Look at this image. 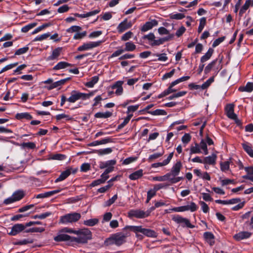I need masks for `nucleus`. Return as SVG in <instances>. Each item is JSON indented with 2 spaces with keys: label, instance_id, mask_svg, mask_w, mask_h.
Returning <instances> with one entry per match:
<instances>
[{
  "label": "nucleus",
  "instance_id": "obj_1",
  "mask_svg": "<svg viewBox=\"0 0 253 253\" xmlns=\"http://www.w3.org/2000/svg\"><path fill=\"white\" fill-rule=\"evenodd\" d=\"M77 237H71L65 234H60L54 237L56 242L69 241L71 243H86L91 239V232L87 228H84L75 232Z\"/></svg>",
  "mask_w": 253,
  "mask_h": 253
},
{
  "label": "nucleus",
  "instance_id": "obj_2",
  "mask_svg": "<svg viewBox=\"0 0 253 253\" xmlns=\"http://www.w3.org/2000/svg\"><path fill=\"white\" fill-rule=\"evenodd\" d=\"M129 236V234L128 233L118 232L113 234L105 240L104 244L106 246L115 245L119 246L126 242V238Z\"/></svg>",
  "mask_w": 253,
  "mask_h": 253
},
{
  "label": "nucleus",
  "instance_id": "obj_3",
  "mask_svg": "<svg viewBox=\"0 0 253 253\" xmlns=\"http://www.w3.org/2000/svg\"><path fill=\"white\" fill-rule=\"evenodd\" d=\"M129 229L134 232L141 233L148 237L156 238L157 237V234L155 231L143 228L142 226H127L124 228V229Z\"/></svg>",
  "mask_w": 253,
  "mask_h": 253
},
{
  "label": "nucleus",
  "instance_id": "obj_4",
  "mask_svg": "<svg viewBox=\"0 0 253 253\" xmlns=\"http://www.w3.org/2000/svg\"><path fill=\"white\" fill-rule=\"evenodd\" d=\"M81 217L80 213L72 212L60 217L59 223L62 224L72 223L78 221Z\"/></svg>",
  "mask_w": 253,
  "mask_h": 253
},
{
  "label": "nucleus",
  "instance_id": "obj_5",
  "mask_svg": "<svg viewBox=\"0 0 253 253\" xmlns=\"http://www.w3.org/2000/svg\"><path fill=\"white\" fill-rule=\"evenodd\" d=\"M198 209L197 205L194 202H191L189 205L179 207L173 208L170 210L174 212H183L185 211H195Z\"/></svg>",
  "mask_w": 253,
  "mask_h": 253
},
{
  "label": "nucleus",
  "instance_id": "obj_6",
  "mask_svg": "<svg viewBox=\"0 0 253 253\" xmlns=\"http://www.w3.org/2000/svg\"><path fill=\"white\" fill-rule=\"evenodd\" d=\"M221 61L222 59L220 60L216 59L211 61L205 67V73L208 74L212 69L215 70V72H219L222 69Z\"/></svg>",
  "mask_w": 253,
  "mask_h": 253
},
{
  "label": "nucleus",
  "instance_id": "obj_7",
  "mask_svg": "<svg viewBox=\"0 0 253 253\" xmlns=\"http://www.w3.org/2000/svg\"><path fill=\"white\" fill-rule=\"evenodd\" d=\"M101 43L102 41H101L85 42L82 45L79 46L77 50L79 51H83L89 50L99 46Z\"/></svg>",
  "mask_w": 253,
  "mask_h": 253
},
{
  "label": "nucleus",
  "instance_id": "obj_8",
  "mask_svg": "<svg viewBox=\"0 0 253 253\" xmlns=\"http://www.w3.org/2000/svg\"><path fill=\"white\" fill-rule=\"evenodd\" d=\"M172 220L175 222L177 224H180L182 227H187L189 228H192L194 227L191 223L190 221L186 218H184L180 215H176L172 217Z\"/></svg>",
  "mask_w": 253,
  "mask_h": 253
},
{
  "label": "nucleus",
  "instance_id": "obj_9",
  "mask_svg": "<svg viewBox=\"0 0 253 253\" xmlns=\"http://www.w3.org/2000/svg\"><path fill=\"white\" fill-rule=\"evenodd\" d=\"M128 217L143 218L148 216V212L141 210H131L128 213Z\"/></svg>",
  "mask_w": 253,
  "mask_h": 253
},
{
  "label": "nucleus",
  "instance_id": "obj_10",
  "mask_svg": "<svg viewBox=\"0 0 253 253\" xmlns=\"http://www.w3.org/2000/svg\"><path fill=\"white\" fill-rule=\"evenodd\" d=\"M182 168V164L180 161H177L171 168L170 172L167 173L169 174V178L170 176L176 177L177 176Z\"/></svg>",
  "mask_w": 253,
  "mask_h": 253
},
{
  "label": "nucleus",
  "instance_id": "obj_11",
  "mask_svg": "<svg viewBox=\"0 0 253 253\" xmlns=\"http://www.w3.org/2000/svg\"><path fill=\"white\" fill-rule=\"evenodd\" d=\"M84 93L73 90L71 92V96L67 98V101L73 103L80 99L84 100Z\"/></svg>",
  "mask_w": 253,
  "mask_h": 253
},
{
  "label": "nucleus",
  "instance_id": "obj_12",
  "mask_svg": "<svg viewBox=\"0 0 253 253\" xmlns=\"http://www.w3.org/2000/svg\"><path fill=\"white\" fill-rule=\"evenodd\" d=\"M77 171V169H72V168L68 169L66 170L63 171L59 176L56 178L55 180V183H57L58 182L61 181L65 179L67 177H68L71 173H75Z\"/></svg>",
  "mask_w": 253,
  "mask_h": 253
},
{
  "label": "nucleus",
  "instance_id": "obj_13",
  "mask_svg": "<svg viewBox=\"0 0 253 253\" xmlns=\"http://www.w3.org/2000/svg\"><path fill=\"white\" fill-rule=\"evenodd\" d=\"M234 105L233 104H229L227 105L225 108L226 115L228 118L236 121L237 116L234 112Z\"/></svg>",
  "mask_w": 253,
  "mask_h": 253
},
{
  "label": "nucleus",
  "instance_id": "obj_14",
  "mask_svg": "<svg viewBox=\"0 0 253 253\" xmlns=\"http://www.w3.org/2000/svg\"><path fill=\"white\" fill-rule=\"evenodd\" d=\"M62 189L59 188L56 190H54L53 191H48L42 193H40L39 194L35 196V198L37 199H43L50 197L53 196L54 194H57L62 191Z\"/></svg>",
  "mask_w": 253,
  "mask_h": 253
},
{
  "label": "nucleus",
  "instance_id": "obj_15",
  "mask_svg": "<svg viewBox=\"0 0 253 253\" xmlns=\"http://www.w3.org/2000/svg\"><path fill=\"white\" fill-rule=\"evenodd\" d=\"M132 25L131 22L130 21L128 22L126 19L119 24L117 27V30L119 33H121L130 28Z\"/></svg>",
  "mask_w": 253,
  "mask_h": 253
},
{
  "label": "nucleus",
  "instance_id": "obj_16",
  "mask_svg": "<svg viewBox=\"0 0 253 253\" xmlns=\"http://www.w3.org/2000/svg\"><path fill=\"white\" fill-rule=\"evenodd\" d=\"M25 229V226L22 224H16L13 225L11 231L9 233L10 235L15 236L23 231Z\"/></svg>",
  "mask_w": 253,
  "mask_h": 253
},
{
  "label": "nucleus",
  "instance_id": "obj_17",
  "mask_svg": "<svg viewBox=\"0 0 253 253\" xmlns=\"http://www.w3.org/2000/svg\"><path fill=\"white\" fill-rule=\"evenodd\" d=\"M173 156V152L170 153L169 154V155L168 156V157H167V158L166 160H165L164 161H163L162 162L156 163L153 164L151 166L152 168H158L160 167L165 166L168 165L170 161H171Z\"/></svg>",
  "mask_w": 253,
  "mask_h": 253
},
{
  "label": "nucleus",
  "instance_id": "obj_18",
  "mask_svg": "<svg viewBox=\"0 0 253 253\" xmlns=\"http://www.w3.org/2000/svg\"><path fill=\"white\" fill-rule=\"evenodd\" d=\"M158 24V21L155 19L147 22L141 27V30L142 32H146L151 29L153 27L157 26Z\"/></svg>",
  "mask_w": 253,
  "mask_h": 253
},
{
  "label": "nucleus",
  "instance_id": "obj_19",
  "mask_svg": "<svg viewBox=\"0 0 253 253\" xmlns=\"http://www.w3.org/2000/svg\"><path fill=\"white\" fill-rule=\"evenodd\" d=\"M251 233L248 231L240 232L234 236V238L238 241L249 238L251 236Z\"/></svg>",
  "mask_w": 253,
  "mask_h": 253
},
{
  "label": "nucleus",
  "instance_id": "obj_20",
  "mask_svg": "<svg viewBox=\"0 0 253 253\" xmlns=\"http://www.w3.org/2000/svg\"><path fill=\"white\" fill-rule=\"evenodd\" d=\"M124 84V82L122 81H118L116 82L112 86V88L115 89L116 90L115 93L117 95H121L123 92V88L122 85Z\"/></svg>",
  "mask_w": 253,
  "mask_h": 253
},
{
  "label": "nucleus",
  "instance_id": "obj_21",
  "mask_svg": "<svg viewBox=\"0 0 253 253\" xmlns=\"http://www.w3.org/2000/svg\"><path fill=\"white\" fill-rule=\"evenodd\" d=\"M217 156L215 154H212L211 156L204 157L203 164L210 165H214L215 164Z\"/></svg>",
  "mask_w": 253,
  "mask_h": 253
},
{
  "label": "nucleus",
  "instance_id": "obj_22",
  "mask_svg": "<svg viewBox=\"0 0 253 253\" xmlns=\"http://www.w3.org/2000/svg\"><path fill=\"white\" fill-rule=\"evenodd\" d=\"M204 237L210 246H212L214 244V236L211 232H206L204 233Z\"/></svg>",
  "mask_w": 253,
  "mask_h": 253
},
{
  "label": "nucleus",
  "instance_id": "obj_23",
  "mask_svg": "<svg viewBox=\"0 0 253 253\" xmlns=\"http://www.w3.org/2000/svg\"><path fill=\"white\" fill-rule=\"evenodd\" d=\"M25 195V192L22 190H19L16 191L12 195L13 199L15 200V202L21 200Z\"/></svg>",
  "mask_w": 253,
  "mask_h": 253
},
{
  "label": "nucleus",
  "instance_id": "obj_24",
  "mask_svg": "<svg viewBox=\"0 0 253 253\" xmlns=\"http://www.w3.org/2000/svg\"><path fill=\"white\" fill-rule=\"evenodd\" d=\"M143 174V171L140 169L131 173L129 175V178L132 180L138 179L141 177Z\"/></svg>",
  "mask_w": 253,
  "mask_h": 253
},
{
  "label": "nucleus",
  "instance_id": "obj_25",
  "mask_svg": "<svg viewBox=\"0 0 253 253\" xmlns=\"http://www.w3.org/2000/svg\"><path fill=\"white\" fill-rule=\"evenodd\" d=\"M70 78H67L64 79H62L60 81L55 82L52 83L48 87V89H52L54 88L61 86L64 84L67 81L69 80Z\"/></svg>",
  "mask_w": 253,
  "mask_h": 253
},
{
  "label": "nucleus",
  "instance_id": "obj_26",
  "mask_svg": "<svg viewBox=\"0 0 253 253\" xmlns=\"http://www.w3.org/2000/svg\"><path fill=\"white\" fill-rule=\"evenodd\" d=\"M17 145L20 146L22 149H34L36 148V144L33 142H23L20 144H17Z\"/></svg>",
  "mask_w": 253,
  "mask_h": 253
},
{
  "label": "nucleus",
  "instance_id": "obj_27",
  "mask_svg": "<svg viewBox=\"0 0 253 253\" xmlns=\"http://www.w3.org/2000/svg\"><path fill=\"white\" fill-rule=\"evenodd\" d=\"M231 159L225 162H221L220 163V169L223 172H226L229 169L230 164H231Z\"/></svg>",
  "mask_w": 253,
  "mask_h": 253
},
{
  "label": "nucleus",
  "instance_id": "obj_28",
  "mask_svg": "<svg viewBox=\"0 0 253 253\" xmlns=\"http://www.w3.org/2000/svg\"><path fill=\"white\" fill-rule=\"evenodd\" d=\"M213 52V50L212 48H210L208 51L205 53V54L202 56L201 58V62L204 63L209 60L212 56Z\"/></svg>",
  "mask_w": 253,
  "mask_h": 253
},
{
  "label": "nucleus",
  "instance_id": "obj_29",
  "mask_svg": "<svg viewBox=\"0 0 253 253\" xmlns=\"http://www.w3.org/2000/svg\"><path fill=\"white\" fill-rule=\"evenodd\" d=\"M71 64L66 62L61 61L58 63L53 68L54 70H58L65 69L68 67L71 66Z\"/></svg>",
  "mask_w": 253,
  "mask_h": 253
},
{
  "label": "nucleus",
  "instance_id": "obj_30",
  "mask_svg": "<svg viewBox=\"0 0 253 253\" xmlns=\"http://www.w3.org/2000/svg\"><path fill=\"white\" fill-rule=\"evenodd\" d=\"M112 113L109 111L105 112H97L94 115L95 118L106 119L111 117Z\"/></svg>",
  "mask_w": 253,
  "mask_h": 253
},
{
  "label": "nucleus",
  "instance_id": "obj_31",
  "mask_svg": "<svg viewBox=\"0 0 253 253\" xmlns=\"http://www.w3.org/2000/svg\"><path fill=\"white\" fill-rule=\"evenodd\" d=\"M251 5V0H247L241 7L240 11H239V15L240 16H242L243 14L246 12V11L249 8V7Z\"/></svg>",
  "mask_w": 253,
  "mask_h": 253
},
{
  "label": "nucleus",
  "instance_id": "obj_32",
  "mask_svg": "<svg viewBox=\"0 0 253 253\" xmlns=\"http://www.w3.org/2000/svg\"><path fill=\"white\" fill-rule=\"evenodd\" d=\"M95 152L99 156H102L110 154L112 152V149L111 148H107L105 149L96 150Z\"/></svg>",
  "mask_w": 253,
  "mask_h": 253
},
{
  "label": "nucleus",
  "instance_id": "obj_33",
  "mask_svg": "<svg viewBox=\"0 0 253 253\" xmlns=\"http://www.w3.org/2000/svg\"><path fill=\"white\" fill-rule=\"evenodd\" d=\"M98 222V219L95 218L84 220L83 223L84 225L87 226H93L96 225Z\"/></svg>",
  "mask_w": 253,
  "mask_h": 253
},
{
  "label": "nucleus",
  "instance_id": "obj_34",
  "mask_svg": "<svg viewBox=\"0 0 253 253\" xmlns=\"http://www.w3.org/2000/svg\"><path fill=\"white\" fill-rule=\"evenodd\" d=\"M136 49V45L131 42H126L125 43V51H132Z\"/></svg>",
  "mask_w": 253,
  "mask_h": 253
},
{
  "label": "nucleus",
  "instance_id": "obj_35",
  "mask_svg": "<svg viewBox=\"0 0 253 253\" xmlns=\"http://www.w3.org/2000/svg\"><path fill=\"white\" fill-rule=\"evenodd\" d=\"M199 145L201 151H202L205 155L208 154L209 152L206 141L204 139H202Z\"/></svg>",
  "mask_w": 253,
  "mask_h": 253
},
{
  "label": "nucleus",
  "instance_id": "obj_36",
  "mask_svg": "<svg viewBox=\"0 0 253 253\" xmlns=\"http://www.w3.org/2000/svg\"><path fill=\"white\" fill-rule=\"evenodd\" d=\"M202 152L198 143H195L194 145L191 146L190 149V154H199L202 153Z\"/></svg>",
  "mask_w": 253,
  "mask_h": 253
},
{
  "label": "nucleus",
  "instance_id": "obj_37",
  "mask_svg": "<svg viewBox=\"0 0 253 253\" xmlns=\"http://www.w3.org/2000/svg\"><path fill=\"white\" fill-rule=\"evenodd\" d=\"M16 117L17 119L21 120L25 119L29 120L32 119V116L28 113H18L16 115Z\"/></svg>",
  "mask_w": 253,
  "mask_h": 253
},
{
  "label": "nucleus",
  "instance_id": "obj_38",
  "mask_svg": "<svg viewBox=\"0 0 253 253\" xmlns=\"http://www.w3.org/2000/svg\"><path fill=\"white\" fill-rule=\"evenodd\" d=\"M61 49L57 48L52 51V54L48 57V60H53L57 58L60 55Z\"/></svg>",
  "mask_w": 253,
  "mask_h": 253
},
{
  "label": "nucleus",
  "instance_id": "obj_39",
  "mask_svg": "<svg viewBox=\"0 0 253 253\" xmlns=\"http://www.w3.org/2000/svg\"><path fill=\"white\" fill-rule=\"evenodd\" d=\"M244 150L248 154V155L253 158V150L252 147L247 143L242 144Z\"/></svg>",
  "mask_w": 253,
  "mask_h": 253
},
{
  "label": "nucleus",
  "instance_id": "obj_40",
  "mask_svg": "<svg viewBox=\"0 0 253 253\" xmlns=\"http://www.w3.org/2000/svg\"><path fill=\"white\" fill-rule=\"evenodd\" d=\"M99 80V78L98 76H94L93 77L91 80L89 82H87L85 85L86 86L88 87H92L96 84Z\"/></svg>",
  "mask_w": 253,
  "mask_h": 253
},
{
  "label": "nucleus",
  "instance_id": "obj_41",
  "mask_svg": "<svg viewBox=\"0 0 253 253\" xmlns=\"http://www.w3.org/2000/svg\"><path fill=\"white\" fill-rule=\"evenodd\" d=\"M169 174H168V173H167L163 176L153 177L152 180L154 181H164L169 180Z\"/></svg>",
  "mask_w": 253,
  "mask_h": 253
},
{
  "label": "nucleus",
  "instance_id": "obj_42",
  "mask_svg": "<svg viewBox=\"0 0 253 253\" xmlns=\"http://www.w3.org/2000/svg\"><path fill=\"white\" fill-rule=\"evenodd\" d=\"M82 30V27L79 26H72L66 30V32L69 33H76L80 32Z\"/></svg>",
  "mask_w": 253,
  "mask_h": 253
},
{
  "label": "nucleus",
  "instance_id": "obj_43",
  "mask_svg": "<svg viewBox=\"0 0 253 253\" xmlns=\"http://www.w3.org/2000/svg\"><path fill=\"white\" fill-rule=\"evenodd\" d=\"M186 93H187V92L185 91H179L177 93H174V94L169 96V97H168L167 99L168 100H172L175 98H178L179 97L183 96L185 95Z\"/></svg>",
  "mask_w": 253,
  "mask_h": 253
},
{
  "label": "nucleus",
  "instance_id": "obj_44",
  "mask_svg": "<svg viewBox=\"0 0 253 253\" xmlns=\"http://www.w3.org/2000/svg\"><path fill=\"white\" fill-rule=\"evenodd\" d=\"M37 23H32L29 24H28L22 28L21 31L23 33H27L30 30L35 27L37 25Z\"/></svg>",
  "mask_w": 253,
  "mask_h": 253
},
{
  "label": "nucleus",
  "instance_id": "obj_45",
  "mask_svg": "<svg viewBox=\"0 0 253 253\" xmlns=\"http://www.w3.org/2000/svg\"><path fill=\"white\" fill-rule=\"evenodd\" d=\"M51 25L50 23H45L42 24V25L37 27L36 28L33 32H32L33 34H35L38 33V32L41 31L46 27H48Z\"/></svg>",
  "mask_w": 253,
  "mask_h": 253
},
{
  "label": "nucleus",
  "instance_id": "obj_46",
  "mask_svg": "<svg viewBox=\"0 0 253 253\" xmlns=\"http://www.w3.org/2000/svg\"><path fill=\"white\" fill-rule=\"evenodd\" d=\"M86 34L87 32L86 31H84L81 33L78 32L74 35L73 37V39L76 40H81L84 38V37H85L86 36Z\"/></svg>",
  "mask_w": 253,
  "mask_h": 253
},
{
  "label": "nucleus",
  "instance_id": "obj_47",
  "mask_svg": "<svg viewBox=\"0 0 253 253\" xmlns=\"http://www.w3.org/2000/svg\"><path fill=\"white\" fill-rule=\"evenodd\" d=\"M44 231V228L43 227H33L29 229H27L25 230V232L29 233V232H42Z\"/></svg>",
  "mask_w": 253,
  "mask_h": 253
},
{
  "label": "nucleus",
  "instance_id": "obj_48",
  "mask_svg": "<svg viewBox=\"0 0 253 253\" xmlns=\"http://www.w3.org/2000/svg\"><path fill=\"white\" fill-rule=\"evenodd\" d=\"M103 95V94L100 95H97L94 98V99H93L94 103L92 105L93 107H95V106H97L102 100L106 99V98H103V97H102Z\"/></svg>",
  "mask_w": 253,
  "mask_h": 253
},
{
  "label": "nucleus",
  "instance_id": "obj_49",
  "mask_svg": "<svg viewBox=\"0 0 253 253\" xmlns=\"http://www.w3.org/2000/svg\"><path fill=\"white\" fill-rule=\"evenodd\" d=\"M214 81V78L213 77H211L210 79H209L206 82H205L202 85H201V89H205L207 88H208L211 84Z\"/></svg>",
  "mask_w": 253,
  "mask_h": 253
},
{
  "label": "nucleus",
  "instance_id": "obj_50",
  "mask_svg": "<svg viewBox=\"0 0 253 253\" xmlns=\"http://www.w3.org/2000/svg\"><path fill=\"white\" fill-rule=\"evenodd\" d=\"M206 24V18L205 17H202L201 18L200 21V24L198 27V32L201 33L203 30L205 25Z\"/></svg>",
  "mask_w": 253,
  "mask_h": 253
},
{
  "label": "nucleus",
  "instance_id": "obj_51",
  "mask_svg": "<svg viewBox=\"0 0 253 253\" xmlns=\"http://www.w3.org/2000/svg\"><path fill=\"white\" fill-rule=\"evenodd\" d=\"M28 50H29L28 46H25V47H23L22 48H20L17 49L15 51V55H20L24 54V53H26Z\"/></svg>",
  "mask_w": 253,
  "mask_h": 253
},
{
  "label": "nucleus",
  "instance_id": "obj_52",
  "mask_svg": "<svg viewBox=\"0 0 253 253\" xmlns=\"http://www.w3.org/2000/svg\"><path fill=\"white\" fill-rule=\"evenodd\" d=\"M49 36L50 34L49 33H45L36 37L34 39V41H41L47 39Z\"/></svg>",
  "mask_w": 253,
  "mask_h": 253
},
{
  "label": "nucleus",
  "instance_id": "obj_53",
  "mask_svg": "<svg viewBox=\"0 0 253 253\" xmlns=\"http://www.w3.org/2000/svg\"><path fill=\"white\" fill-rule=\"evenodd\" d=\"M184 17V14L180 13L172 14L170 15V18L172 19L181 20Z\"/></svg>",
  "mask_w": 253,
  "mask_h": 253
},
{
  "label": "nucleus",
  "instance_id": "obj_54",
  "mask_svg": "<svg viewBox=\"0 0 253 253\" xmlns=\"http://www.w3.org/2000/svg\"><path fill=\"white\" fill-rule=\"evenodd\" d=\"M55 118L57 121H59L63 119H65L66 120H70L72 119V118L70 116L65 114H58L56 116Z\"/></svg>",
  "mask_w": 253,
  "mask_h": 253
},
{
  "label": "nucleus",
  "instance_id": "obj_55",
  "mask_svg": "<svg viewBox=\"0 0 253 253\" xmlns=\"http://www.w3.org/2000/svg\"><path fill=\"white\" fill-rule=\"evenodd\" d=\"M18 65V63L16 62V63H13V64H9V65H6V66H5L4 67H3L1 70L0 71V74L4 72H5L8 70H10L13 68H14V67H15L16 66H17Z\"/></svg>",
  "mask_w": 253,
  "mask_h": 253
},
{
  "label": "nucleus",
  "instance_id": "obj_56",
  "mask_svg": "<svg viewBox=\"0 0 253 253\" xmlns=\"http://www.w3.org/2000/svg\"><path fill=\"white\" fill-rule=\"evenodd\" d=\"M156 56L158 57V60L160 61H166L168 58L166 53L156 54Z\"/></svg>",
  "mask_w": 253,
  "mask_h": 253
},
{
  "label": "nucleus",
  "instance_id": "obj_57",
  "mask_svg": "<svg viewBox=\"0 0 253 253\" xmlns=\"http://www.w3.org/2000/svg\"><path fill=\"white\" fill-rule=\"evenodd\" d=\"M151 114L153 115H166V112L164 110L161 109H157L154 111H152L151 112Z\"/></svg>",
  "mask_w": 253,
  "mask_h": 253
},
{
  "label": "nucleus",
  "instance_id": "obj_58",
  "mask_svg": "<svg viewBox=\"0 0 253 253\" xmlns=\"http://www.w3.org/2000/svg\"><path fill=\"white\" fill-rule=\"evenodd\" d=\"M163 155V153H156L152 155H151L149 156L148 158V161L151 162L153 160L159 158V157H161Z\"/></svg>",
  "mask_w": 253,
  "mask_h": 253
},
{
  "label": "nucleus",
  "instance_id": "obj_59",
  "mask_svg": "<svg viewBox=\"0 0 253 253\" xmlns=\"http://www.w3.org/2000/svg\"><path fill=\"white\" fill-rule=\"evenodd\" d=\"M132 33L130 31H128L125 33L121 38V40L123 41H126L131 38L132 36Z\"/></svg>",
  "mask_w": 253,
  "mask_h": 253
},
{
  "label": "nucleus",
  "instance_id": "obj_60",
  "mask_svg": "<svg viewBox=\"0 0 253 253\" xmlns=\"http://www.w3.org/2000/svg\"><path fill=\"white\" fill-rule=\"evenodd\" d=\"M191 136L189 133H185L182 137L181 140L183 143L187 144L191 140Z\"/></svg>",
  "mask_w": 253,
  "mask_h": 253
},
{
  "label": "nucleus",
  "instance_id": "obj_61",
  "mask_svg": "<svg viewBox=\"0 0 253 253\" xmlns=\"http://www.w3.org/2000/svg\"><path fill=\"white\" fill-rule=\"evenodd\" d=\"M136 159H137L136 157H130L127 158L125 160H124V161L123 162V164L126 165H128V164L135 161L136 160Z\"/></svg>",
  "mask_w": 253,
  "mask_h": 253
},
{
  "label": "nucleus",
  "instance_id": "obj_62",
  "mask_svg": "<svg viewBox=\"0 0 253 253\" xmlns=\"http://www.w3.org/2000/svg\"><path fill=\"white\" fill-rule=\"evenodd\" d=\"M200 204L201 206V208L203 211L204 213H207L209 211V208L208 205L205 202L203 201L200 202Z\"/></svg>",
  "mask_w": 253,
  "mask_h": 253
},
{
  "label": "nucleus",
  "instance_id": "obj_63",
  "mask_svg": "<svg viewBox=\"0 0 253 253\" xmlns=\"http://www.w3.org/2000/svg\"><path fill=\"white\" fill-rule=\"evenodd\" d=\"M69 9V7L67 5H63L58 8L57 12L60 13L66 12Z\"/></svg>",
  "mask_w": 253,
  "mask_h": 253
},
{
  "label": "nucleus",
  "instance_id": "obj_64",
  "mask_svg": "<svg viewBox=\"0 0 253 253\" xmlns=\"http://www.w3.org/2000/svg\"><path fill=\"white\" fill-rule=\"evenodd\" d=\"M185 31H186V28L184 26H181L177 30L176 32L175 33V35L177 37H179L183 34V33L185 32Z\"/></svg>",
  "mask_w": 253,
  "mask_h": 253
}]
</instances>
